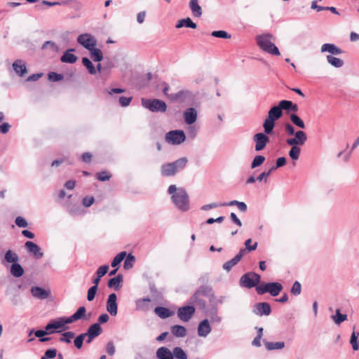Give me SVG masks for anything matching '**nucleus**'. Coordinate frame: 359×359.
<instances>
[{
    "mask_svg": "<svg viewBox=\"0 0 359 359\" xmlns=\"http://www.w3.org/2000/svg\"><path fill=\"white\" fill-rule=\"evenodd\" d=\"M211 292L210 288L201 286L194 293V294L190 299V303L197 304L201 309H205L206 306V302L203 299L204 297H208Z\"/></svg>",
    "mask_w": 359,
    "mask_h": 359,
    "instance_id": "0eeeda50",
    "label": "nucleus"
},
{
    "mask_svg": "<svg viewBox=\"0 0 359 359\" xmlns=\"http://www.w3.org/2000/svg\"><path fill=\"white\" fill-rule=\"evenodd\" d=\"M252 243V239L249 238L245 241V250H248V251L255 250L257 248V243H255L254 245H251L250 243Z\"/></svg>",
    "mask_w": 359,
    "mask_h": 359,
    "instance_id": "69168bd1",
    "label": "nucleus"
},
{
    "mask_svg": "<svg viewBox=\"0 0 359 359\" xmlns=\"http://www.w3.org/2000/svg\"><path fill=\"white\" fill-rule=\"evenodd\" d=\"M197 110L194 107L187 108L183 113L184 121L186 124L191 125L196 121Z\"/></svg>",
    "mask_w": 359,
    "mask_h": 359,
    "instance_id": "4468645a",
    "label": "nucleus"
},
{
    "mask_svg": "<svg viewBox=\"0 0 359 359\" xmlns=\"http://www.w3.org/2000/svg\"><path fill=\"white\" fill-rule=\"evenodd\" d=\"M285 133L289 135H294L296 134V132L294 130V128L291 125L290 123H286L284 126Z\"/></svg>",
    "mask_w": 359,
    "mask_h": 359,
    "instance_id": "0e129e2a",
    "label": "nucleus"
},
{
    "mask_svg": "<svg viewBox=\"0 0 359 359\" xmlns=\"http://www.w3.org/2000/svg\"><path fill=\"white\" fill-rule=\"evenodd\" d=\"M182 27L196 29L197 27V25L191 20V18H187L185 19L179 20L177 24L176 25L177 28H181Z\"/></svg>",
    "mask_w": 359,
    "mask_h": 359,
    "instance_id": "c756f323",
    "label": "nucleus"
},
{
    "mask_svg": "<svg viewBox=\"0 0 359 359\" xmlns=\"http://www.w3.org/2000/svg\"><path fill=\"white\" fill-rule=\"evenodd\" d=\"M283 115V111L278 106H274L270 109L267 117L274 121L280 118Z\"/></svg>",
    "mask_w": 359,
    "mask_h": 359,
    "instance_id": "bb28decb",
    "label": "nucleus"
},
{
    "mask_svg": "<svg viewBox=\"0 0 359 359\" xmlns=\"http://www.w3.org/2000/svg\"><path fill=\"white\" fill-rule=\"evenodd\" d=\"M185 139L184 131L180 130H171L165 135V141L172 144H180Z\"/></svg>",
    "mask_w": 359,
    "mask_h": 359,
    "instance_id": "1a4fd4ad",
    "label": "nucleus"
},
{
    "mask_svg": "<svg viewBox=\"0 0 359 359\" xmlns=\"http://www.w3.org/2000/svg\"><path fill=\"white\" fill-rule=\"evenodd\" d=\"M245 254V249H241L239 252L231 260L225 262L223 264V269L227 272L230 271L233 266L237 264L240 260L242 259L243 255Z\"/></svg>",
    "mask_w": 359,
    "mask_h": 359,
    "instance_id": "6ab92c4d",
    "label": "nucleus"
},
{
    "mask_svg": "<svg viewBox=\"0 0 359 359\" xmlns=\"http://www.w3.org/2000/svg\"><path fill=\"white\" fill-rule=\"evenodd\" d=\"M191 95V93L188 90H182L177 93L172 94L170 97L173 100L184 102L187 98Z\"/></svg>",
    "mask_w": 359,
    "mask_h": 359,
    "instance_id": "c85d7f7f",
    "label": "nucleus"
},
{
    "mask_svg": "<svg viewBox=\"0 0 359 359\" xmlns=\"http://www.w3.org/2000/svg\"><path fill=\"white\" fill-rule=\"evenodd\" d=\"M15 222L18 227L25 228L28 226V223L26 219L20 216L15 218Z\"/></svg>",
    "mask_w": 359,
    "mask_h": 359,
    "instance_id": "13d9d810",
    "label": "nucleus"
},
{
    "mask_svg": "<svg viewBox=\"0 0 359 359\" xmlns=\"http://www.w3.org/2000/svg\"><path fill=\"white\" fill-rule=\"evenodd\" d=\"M327 62L332 65L334 67L339 68L343 66L344 62L340 58L332 56V55H327Z\"/></svg>",
    "mask_w": 359,
    "mask_h": 359,
    "instance_id": "58836bf2",
    "label": "nucleus"
},
{
    "mask_svg": "<svg viewBox=\"0 0 359 359\" xmlns=\"http://www.w3.org/2000/svg\"><path fill=\"white\" fill-rule=\"evenodd\" d=\"M302 291V286L299 282L295 281L292 287L291 293L295 296L299 295Z\"/></svg>",
    "mask_w": 359,
    "mask_h": 359,
    "instance_id": "5fc2aeb1",
    "label": "nucleus"
},
{
    "mask_svg": "<svg viewBox=\"0 0 359 359\" xmlns=\"http://www.w3.org/2000/svg\"><path fill=\"white\" fill-rule=\"evenodd\" d=\"M290 119L294 125L299 127V128L304 129L306 128L305 123L303 121V120L297 114H290Z\"/></svg>",
    "mask_w": 359,
    "mask_h": 359,
    "instance_id": "4c0bfd02",
    "label": "nucleus"
},
{
    "mask_svg": "<svg viewBox=\"0 0 359 359\" xmlns=\"http://www.w3.org/2000/svg\"><path fill=\"white\" fill-rule=\"evenodd\" d=\"M115 346L114 342L110 341L106 345V351L109 355H113L115 353Z\"/></svg>",
    "mask_w": 359,
    "mask_h": 359,
    "instance_id": "680f3d73",
    "label": "nucleus"
},
{
    "mask_svg": "<svg viewBox=\"0 0 359 359\" xmlns=\"http://www.w3.org/2000/svg\"><path fill=\"white\" fill-rule=\"evenodd\" d=\"M155 313L161 318H167L172 316V312L167 308L158 306L154 309Z\"/></svg>",
    "mask_w": 359,
    "mask_h": 359,
    "instance_id": "2f4dec72",
    "label": "nucleus"
},
{
    "mask_svg": "<svg viewBox=\"0 0 359 359\" xmlns=\"http://www.w3.org/2000/svg\"><path fill=\"white\" fill-rule=\"evenodd\" d=\"M121 281L122 276L118 275L116 277L109 279L107 283V286L110 288H114V290H117L121 287Z\"/></svg>",
    "mask_w": 359,
    "mask_h": 359,
    "instance_id": "473e14b6",
    "label": "nucleus"
},
{
    "mask_svg": "<svg viewBox=\"0 0 359 359\" xmlns=\"http://www.w3.org/2000/svg\"><path fill=\"white\" fill-rule=\"evenodd\" d=\"M253 140L255 142V151H259L265 148L269 142V137L265 133H259L253 136Z\"/></svg>",
    "mask_w": 359,
    "mask_h": 359,
    "instance_id": "f8f14e48",
    "label": "nucleus"
},
{
    "mask_svg": "<svg viewBox=\"0 0 359 359\" xmlns=\"http://www.w3.org/2000/svg\"><path fill=\"white\" fill-rule=\"evenodd\" d=\"M211 35L214 37L222 38V39H230L231 35L225 31H214L211 33Z\"/></svg>",
    "mask_w": 359,
    "mask_h": 359,
    "instance_id": "09e8293b",
    "label": "nucleus"
},
{
    "mask_svg": "<svg viewBox=\"0 0 359 359\" xmlns=\"http://www.w3.org/2000/svg\"><path fill=\"white\" fill-rule=\"evenodd\" d=\"M322 53H330L332 55H339L342 53L341 50L333 43H325L321 46Z\"/></svg>",
    "mask_w": 359,
    "mask_h": 359,
    "instance_id": "b1692460",
    "label": "nucleus"
},
{
    "mask_svg": "<svg viewBox=\"0 0 359 359\" xmlns=\"http://www.w3.org/2000/svg\"><path fill=\"white\" fill-rule=\"evenodd\" d=\"M265 161V157L261 155L256 156L251 163V168L260 166Z\"/></svg>",
    "mask_w": 359,
    "mask_h": 359,
    "instance_id": "49530a36",
    "label": "nucleus"
},
{
    "mask_svg": "<svg viewBox=\"0 0 359 359\" xmlns=\"http://www.w3.org/2000/svg\"><path fill=\"white\" fill-rule=\"evenodd\" d=\"M276 170V168L272 167L269 169L268 172H262L257 178L258 181H262L264 180L265 182L267 181V177L270 175L271 172Z\"/></svg>",
    "mask_w": 359,
    "mask_h": 359,
    "instance_id": "4d7b16f0",
    "label": "nucleus"
},
{
    "mask_svg": "<svg viewBox=\"0 0 359 359\" xmlns=\"http://www.w3.org/2000/svg\"><path fill=\"white\" fill-rule=\"evenodd\" d=\"M253 312L258 316H269L271 312L270 304L267 302L256 304L254 306Z\"/></svg>",
    "mask_w": 359,
    "mask_h": 359,
    "instance_id": "2eb2a0df",
    "label": "nucleus"
},
{
    "mask_svg": "<svg viewBox=\"0 0 359 359\" xmlns=\"http://www.w3.org/2000/svg\"><path fill=\"white\" fill-rule=\"evenodd\" d=\"M131 100V97H126L123 96L120 97L118 100L119 104H121V107H128L130 104Z\"/></svg>",
    "mask_w": 359,
    "mask_h": 359,
    "instance_id": "e2e57ef3",
    "label": "nucleus"
},
{
    "mask_svg": "<svg viewBox=\"0 0 359 359\" xmlns=\"http://www.w3.org/2000/svg\"><path fill=\"white\" fill-rule=\"evenodd\" d=\"M211 330V326L208 319L203 320L198 326V334L201 337H206Z\"/></svg>",
    "mask_w": 359,
    "mask_h": 359,
    "instance_id": "aec40b11",
    "label": "nucleus"
},
{
    "mask_svg": "<svg viewBox=\"0 0 359 359\" xmlns=\"http://www.w3.org/2000/svg\"><path fill=\"white\" fill-rule=\"evenodd\" d=\"M260 276L255 273H247L241 276L240 279L241 285L248 287L252 288L257 285L260 281Z\"/></svg>",
    "mask_w": 359,
    "mask_h": 359,
    "instance_id": "6e6552de",
    "label": "nucleus"
},
{
    "mask_svg": "<svg viewBox=\"0 0 359 359\" xmlns=\"http://www.w3.org/2000/svg\"><path fill=\"white\" fill-rule=\"evenodd\" d=\"M187 162V158L182 157L174 162L164 163L161 168V175L165 177L174 176L186 167Z\"/></svg>",
    "mask_w": 359,
    "mask_h": 359,
    "instance_id": "20e7f679",
    "label": "nucleus"
},
{
    "mask_svg": "<svg viewBox=\"0 0 359 359\" xmlns=\"http://www.w3.org/2000/svg\"><path fill=\"white\" fill-rule=\"evenodd\" d=\"M117 296L111 293L108 296L106 309L112 316H116L118 312Z\"/></svg>",
    "mask_w": 359,
    "mask_h": 359,
    "instance_id": "ddd939ff",
    "label": "nucleus"
},
{
    "mask_svg": "<svg viewBox=\"0 0 359 359\" xmlns=\"http://www.w3.org/2000/svg\"><path fill=\"white\" fill-rule=\"evenodd\" d=\"M189 6L194 17L200 18L202 15V8L198 4V0H190Z\"/></svg>",
    "mask_w": 359,
    "mask_h": 359,
    "instance_id": "5701e85b",
    "label": "nucleus"
},
{
    "mask_svg": "<svg viewBox=\"0 0 359 359\" xmlns=\"http://www.w3.org/2000/svg\"><path fill=\"white\" fill-rule=\"evenodd\" d=\"M32 295L38 299H46L50 295V291L46 290L41 287H32L30 290Z\"/></svg>",
    "mask_w": 359,
    "mask_h": 359,
    "instance_id": "a211bd4d",
    "label": "nucleus"
},
{
    "mask_svg": "<svg viewBox=\"0 0 359 359\" xmlns=\"http://www.w3.org/2000/svg\"><path fill=\"white\" fill-rule=\"evenodd\" d=\"M4 258L8 263L13 264L18 262L19 259L18 255L10 250L6 252Z\"/></svg>",
    "mask_w": 359,
    "mask_h": 359,
    "instance_id": "ea45409f",
    "label": "nucleus"
},
{
    "mask_svg": "<svg viewBox=\"0 0 359 359\" xmlns=\"http://www.w3.org/2000/svg\"><path fill=\"white\" fill-rule=\"evenodd\" d=\"M74 49H69V50H67L64 54L61 57V61L62 62H65V63H69V64H73L74 62H76L77 60V57L71 53L72 51H74Z\"/></svg>",
    "mask_w": 359,
    "mask_h": 359,
    "instance_id": "a878e982",
    "label": "nucleus"
},
{
    "mask_svg": "<svg viewBox=\"0 0 359 359\" xmlns=\"http://www.w3.org/2000/svg\"><path fill=\"white\" fill-rule=\"evenodd\" d=\"M82 64L86 67L90 74H95L97 71L92 62L88 57L82 59Z\"/></svg>",
    "mask_w": 359,
    "mask_h": 359,
    "instance_id": "79ce46f5",
    "label": "nucleus"
},
{
    "mask_svg": "<svg viewBox=\"0 0 359 359\" xmlns=\"http://www.w3.org/2000/svg\"><path fill=\"white\" fill-rule=\"evenodd\" d=\"M359 336V332H353L351 334L350 343L352 345V348L354 351L359 349V344L357 342V339Z\"/></svg>",
    "mask_w": 359,
    "mask_h": 359,
    "instance_id": "de8ad7c7",
    "label": "nucleus"
},
{
    "mask_svg": "<svg viewBox=\"0 0 359 359\" xmlns=\"http://www.w3.org/2000/svg\"><path fill=\"white\" fill-rule=\"evenodd\" d=\"M156 355L158 359H173L172 351L165 346L158 348Z\"/></svg>",
    "mask_w": 359,
    "mask_h": 359,
    "instance_id": "4be33fe9",
    "label": "nucleus"
},
{
    "mask_svg": "<svg viewBox=\"0 0 359 359\" xmlns=\"http://www.w3.org/2000/svg\"><path fill=\"white\" fill-rule=\"evenodd\" d=\"M88 50H89L90 53L91 58L95 62H100V61L102 60V59H103V54H102V51L99 48H97L95 46L93 48L89 49Z\"/></svg>",
    "mask_w": 359,
    "mask_h": 359,
    "instance_id": "f704fd0d",
    "label": "nucleus"
},
{
    "mask_svg": "<svg viewBox=\"0 0 359 359\" xmlns=\"http://www.w3.org/2000/svg\"><path fill=\"white\" fill-rule=\"evenodd\" d=\"M24 269L20 264L15 262L11 266V273L15 278H19L23 275Z\"/></svg>",
    "mask_w": 359,
    "mask_h": 359,
    "instance_id": "7c9ffc66",
    "label": "nucleus"
},
{
    "mask_svg": "<svg viewBox=\"0 0 359 359\" xmlns=\"http://www.w3.org/2000/svg\"><path fill=\"white\" fill-rule=\"evenodd\" d=\"M278 107H280V111H282L283 109L290 110V107H292V102L289 100H281L279 102Z\"/></svg>",
    "mask_w": 359,
    "mask_h": 359,
    "instance_id": "603ef678",
    "label": "nucleus"
},
{
    "mask_svg": "<svg viewBox=\"0 0 359 359\" xmlns=\"http://www.w3.org/2000/svg\"><path fill=\"white\" fill-rule=\"evenodd\" d=\"M86 337V334H81L80 335H79L78 337H76L75 338L74 343V346L77 348L80 349L82 347L83 342V340Z\"/></svg>",
    "mask_w": 359,
    "mask_h": 359,
    "instance_id": "3c124183",
    "label": "nucleus"
},
{
    "mask_svg": "<svg viewBox=\"0 0 359 359\" xmlns=\"http://www.w3.org/2000/svg\"><path fill=\"white\" fill-rule=\"evenodd\" d=\"M306 140V134L303 130L297 131L295 137L286 140V143L292 146L288 154L293 161H297L299 159L301 153V148L299 147L303 146Z\"/></svg>",
    "mask_w": 359,
    "mask_h": 359,
    "instance_id": "f03ea898",
    "label": "nucleus"
},
{
    "mask_svg": "<svg viewBox=\"0 0 359 359\" xmlns=\"http://www.w3.org/2000/svg\"><path fill=\"white\" fill-rule=\"evenodd\" d=\"M111 175L108 174V172L104 171V172H101L100 173L97 174V179L100 180V181H106V180H109V178H110Z\"/></svg>",
    "mask_w": 359,
    "mask_h": 359,
    "instance_id": "774afa93",
    "label": "nucleus"
},
{
    "mask_svg": "<svg viewBox=\"0 0 359 359\" xmlns=\"http://www.w3.org/2000/svg\"><path fill=\"white\" fill-rule=\"evenodd\" d=\"M25 246L28 252L32 253L36 258L39 259L43 256V253L41 252V248L36 243L32 241H27Z\"/></svg>",
    "mask_w": 359,
    "mask_h": 359,
    "instance_id": "412c9836",
    "label": "nucleus"
},
{
    "mask_svg": "<svg viewBox=\"0 0 359 359\" xmlns=\"http://www.w3.org/2000/svg\"><path fill=\"white\" fill-rule=\"evenodd\" d=\"M283 285L277 282L262 283L257 286L256 290L259 294L269 292L271 296L276 297L283 290Z\"/></svg>",
    "mask_w": 359,
    "mask_h": 359,
    "instance_id": "39448f33",
    "label": "nucleus"
},
{
    "mask_svg": "<svg viewBox=\"0 0 359 359\" xmlns=\"http://www.w3.org/2000/svg\"><path fill=\"white\" fill-rule=\"evenodd\" d=\"M141 102L144 108L152 112H165L167 110L166 103L161 100L142 98Z\"/></svg>",
    "mask_w": 359,
    "mask_h": 359,
    "instance_id": "423d86ee",
    "label": "nucleus"
},
{
    "mask_svg": "<svg viewBox=\"0 0 359 359\" xmlns=\"http://www.w3.org/2000/svg\"><path fill=\"white\" fill-rule=\"evenodd\" d=\"M125 262H124V269H130L133 267L134 262L135 261V258L133 255L131 254H129L127 257H125Z\"/></svg>",
    "mask_w": 359,
    "mask_h": 359,
    "instance_id": "a18cd8bd",
    "label": "nucleus"
},
{
    "mask_svg": "<svg viewBox=\"0 0 359 359\" xmlns=\"http://www.w3.org/2000/svg\"><path fill=\"white\" fill-rule=\"evenodd\" d=\"M77 42L87 50L91 49L97 45L95 37L88 33L79 35Z\"/></svg>",
    "mask_w": 359,
    "mask_h": 359,
    "instance_id": "9d476101",
    "label": "nucleus"
},
{
    "mask_svg": "<svg viewBox=\"0 0 359 359\" xmlns=\"http://www.w3.org/2000/svg\"><path fill=\"white\" fill-rule=\"evenodd\" d=\"M86 308L84 306H80L72 316L67 318L68 322H69V323H72L76 320L84 318L86 316Z\"/></svg>",
    "mask_w": 359,
    "mask_h": 359,
    "instance_id": "393cba45",
    "label": "nucleus"
},
{
    "mask_svg": "<svg viewBox=\"0 0 359 359\" xmlns=\"http://www.w3.org/2000/svg\"><path fill=\"white\" fill-rule=\"evenodd\" d=\"M358 146H359V136L355 139V142H353L350 152L345 156V157H344L345 161H348L351 152Z\"/></svg>",
    "mask_w": 359,
    "mask_h": 359,
    "instance_id": "338daca9",
    "label": "nucleus"
},
{
    "mask_svg": "<svg viewBox=\"0 0 359 359\" xmlns=\"http://www.w3.org/2000/svg\"><path fill=\"white\" fill-rule=\"evenodd\" d=\"M168 192L171 196L172 202L178 210L182 212L189 210V197L185 189L171 184L168 187Z\"/></svg>",
    "mask_w": 359,
    "mask_h": 359,
    "instance_id": "f257e3e1",
    "label": "nucleus"
},
{
    "mask_svg": "<svg viewBox=\"0 0 359 359\" xmlns=\"http://www.w3.org/2000/svg\"><path fill=\"white\" fill-rule=\"evenodd\" d=\"M195 313L193 306L180 307L177 310V316L183 322H188Z\"/></svg>",
    "mask_w": 359,
    "mask_h": 359,
    "instance_id": "9b49d317",
    "label": "nucleus"
},
{
    "mask_svg": "<svg viewBox=\"0 0 359 359\" xmlns=\"http://www.w3.org/2000/svg\"><path fill=\"white\" fill-rule=\"evenodd\" d=\"M74 333L73 332H66L62 334L60 341L70 343L72 338L74 337Z\"/></svg>",
    "mask_w": 359,
    "mask_h": 359,
    "instance_id": "8fccbe9b",
    "label": "nucleus"
},
{
    "mask_svg": "<svg viewBox=\"0 0 359 359\" xmlns=\"http://www.w3.org/2000/svg\"><path fill=\"white\" fill-rule=\"evenodd\" d=\"M63 75L62 74H57L56 72H50L48 74V79L50 80V81H60L63 79Z\"/></svg>",
    "mask_w": 359,
    "mask_h": 359,
    "instance_id": "bf43d9fd",
    "label": "nucleus"
},
{
    "mask_svg": "<svg viewBox=\"0 0 359 359\" xmlns=\"http://www.w3.org/2000/svg\"><path fill=\"white\" fill-rule=\"evenodd\" d=\"M275 126V121L266 117L263 123V128L265 134H270Z\"/></svg>",
    "mask_w": 359,
    "mask_h": 359,
    "instance_id": "c9c22d12",
    "label": "nucleus"
},
{
    "mask_svg": "<svg viewBox=\"0 0 359 359\" xmlns=\"http://www.w3.org/2000/svg\"><path fill=\"white\" fill-rule=\"evenodd\" d=\"M126 257V252H121L118 254L111 262V266L116 267Z\"/></svg>",
    "mask_w": 359,
    "mask_h": 359,
    "instance_id": "c03bdc74",
    "label": "nucleus"
},
{
    "mask_svg": "<svg viewBox=\"0 0 359 359\" xmlns=\"http://www.w3.org/2000/svg\"><path fill=\"white\" fill-rule=\"evenodd\" d=\"M97 290V288L96 287V286H92L88 289L87 294V299L89 302H91L94 299Z\"/></svg>",
    "mask_w": 359,
    "mask_h": 359,
    "instance_id": "6e6d98bb",
    "label": "nucleus"
},
{
    "mask_svg": "<svg viewBox=\"0 0 359 359\" xmlns=\"http://www.w3.org/2000/svg\"><path fill=\"white\" fill-rule=\"evenodd\" d=\"M331 318L335 324L340 325L347 319V315L341 313L340 310L337 309L335 315L332 316Z\"/></svg>",
    "mask_w": 359,
    "mask_h": 359,
    "instance_id": "e433bc0d",
    "label": "nucleus"
},
{
    "mask_svg": "<svg viewBox=\"0 0 359 359\" xmlns=\"http://www.w3.org/2000/svg\"><path fill=\"white\" fill-rule=\"evenodd\" d=\"M57 355V350L55 348L47 350L41 359H52Z\"/></svg>",
    "mask_w": 359,
    "mask_h": 359,
    "instance_id": "864d4df0",
    "label": "nucleus"
},
{
    "mask_svg": "<svg viewBox=\"0 0 359 359\" xmlns=\"http://www.w3.org/2000/svg\"><path fill=\"white\" fill-rule=\"evenodd\" d=\"M12 68L15 73L20 77H23L27 73L26 63L22 60H16L14 61L12 65Z\"/></svg>",
    "mask_w": 359,
    "mask_h": 359,
    "instance_id": "dca6fc26",
    "label": "nucleus"
},
{
    "mask_svg": "<svg viewBox=\"0 0 359 359\" xmlns=\"http://www.w3.org/2000/svg\"><path fill=\"white\" fill-rule=\"evenodd\" d=\"M265 346L268 350L282 349L285 347V343L283 341L266 342Z\"/></svg>",
    "mask_w": 359,
    "mask_h": 359,
    "instance_id": "37998d69",
    "label": "nucleus"
},
{
    "mask_svg": "<svg viewBox=\"0 0 359 359\" xmlns=\"http://www.w3.org/2000/svg\"><path fill=\"white\" fill-rule=\"evenodd\" d=\"M109 271V266L108 265H103L98 268L97 271V276H99V278H102Z\"/></svg>",
    "mask_w": 359,
    "mask_h": 359,
    "instance_id": "052dcab7",
    "label": "nucleus"
},
{
    "mask_svg": "<svg viewBox=\"0 0 359 359\" xmlns=\"http://www.w3.org/2000/svg\"><path fill=\"white\" fill-rule=\"evenodd\" d=\"M102 332V329L99 323H94L89 327L86 333L88 337L87 343H90L92 340L96 337L99 336Z\"/></svg>",
    "mask_w": 359,
    "mask_h": 359,
    "instance_id": "f3484780",
    "label": "nucleus"
},
{
    "mask_svg": "<svg viewBox=\"0 0 359 359\" xmlns=\"http://www.w3.org/2000/svg\"><path fill=\"white\" fill-rule=\"evenodd\" d=\"M273 39L274 38L271 34H262L256 37L257 43L262 50L273 55H280V51L272 41Z\"/></svg>",
    "mask_w": 359,
    "mask_h": 359,
    "instance_id": "7ed1b4c3",
    "label": "nucleus"
},
{
    "mask_svg": "<svg viewBox=\"0 0 359 359\" xmlns=\"http://www.w3.org/2000/svg\"><path fill=\"white\" fill-rule=\"evenodd\" d=\"M187 329L182 325H173L171 327V333L177 337H184L187 335Z\"/></svg>",
    "mask_w": 359,
    "mask_h": 359,
    "instance_id": "cd10ccee",
    "label": "nucleus"
},
{
    "mask_svg": "<svg viewBox=\"0 0 359 359\" xmlns=\"http://www.w3.org/2000/svg\"><path fill=\"white\" fill-rule=\"evenodd\" d=\"M52 323L54 324L55 329L57 332H60L64 330L65 327H63L66 324H69L67 318H60L57 320H52Z\"/></svg>",
    "mask_w": 359,
    "mask_h": 359,
    "instance_id": "72a5a7b5",
    "label": "nucleus"
},
{
    "mask_svg": "<svg viewBox=\"0 0 359 359\" xmlns=\"http://www.w3.org/2000/svg\"><path fill=\"white\" fill-rule=\"evenodd\" d=\"M173 358L177 359H187V355L181 347H175L172 351Z\"/></svg>",
    "mask_w": 359,
    "mask_h": 359,
    "instance_id": "a19ab883",
    "label": "nucleus"
}]
</instances>
